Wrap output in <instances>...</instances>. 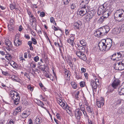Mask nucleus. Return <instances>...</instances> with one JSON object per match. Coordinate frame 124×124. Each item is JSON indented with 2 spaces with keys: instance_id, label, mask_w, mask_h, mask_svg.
I'll return each instance as SVG.
<instances>
[{
  "instance_id": "48",
  "label": "nucleus",
  "mask_w": 124,
  "mask_h": 124,
  "mask_svg": "<svg viewBox=\"0 0 124 124\" xmlns=\"http://www.w3.org/2000/svg\"><path fill=\"white\" fill-rule=\"evenodd\" d=\"M56 116H57V118L61 120V119L60 115V114L58 113H57L56 115Z\"/></svg>"
},
{
  "instance_id": "9",
  "label": "nucleus",
  "mask_w": 124,
  "mask_h": 124,
  "mask_svg": "<svg viewBox=\"0 0 124 124\" xmlns=\"http://www.w3.org/2000/svg\"><path fill=\"white\" fill-rule=\"evenodd\" d=\"M123 102V100L122 99H116L113 104L111 105V106L113 108H116L118 105H119Z\"/></svg>"
},
{
  "instance_id": "53",
  "label": "nucleus",
  "mask_w": 124,
  "mask_h": 124,
  "mask_svg": "<svg viewBox=\"0 0 124 124\" xmlns=\"http://www.w3.org/2000/svg\"><path fill=\"white\" fill-rule=\"evenodd\" d=\"M82 2H84L86 4L89 3V0H82Z\"/></svg>"
},
{
  "instance_id": "4",
  "label": "nucleus",
  "mask_w": 124,
  "mask_h": 124,
  "mask_svg": "<svg viewBox=\"0 0 124 124\" xmlns=\"http://www.w3.org/2000/svg\"><path fill=\"white\" fill-rule=\"evenodd\" d=\"M86 4L82 0L80 4V8L78 10L79 12V14L80 16H83L85 14L86 12V10L85 9Z\"/></svg>"
},
{
  "instance_id": "24",
  "label": "nucleus",
  "mask_w": 124,
  "mask_h": 124,
  "mask_svg": "<svg viewBox=\"0 0 124 124\" xmlns=\"http://www.w3.org/2000/svg\"><path fill=\"white\" fill-rule=\"evenodd\" d=\"M100 31L99 29L96 31L94 33L96 36L97 37H99L100 36H101Z\"/></svg>"
},
{
  "instance_id": "6",
  "label": "nucleus",
  "mask_w": 124,
  "mask_h": 124,
  "mask_svg": "<svg viewBox=\"0 0 124 124\" xmlns=\"http://www.w3.org/2000/svg\"><path fill=\"white\" fill-rule=\"evenodd\" d=\"M103 41H104L106 45V50L108 51L111 48L113 49H114L113 46L112 45V41L111 39H107L103 40Z\"/></svg>"
},
{
  "instance_id": "49",
  "label": "nucleus",
  "mask_w": 124,
  "mask_h": 124,
  "mask_svg": "<svg viewBox=\"0 0 124 124\" xmlns=\"http://www.w3.org/2000/svg\"><path fill=\"white\" fill-rule=\"evenodd\" d=\"M82 25L81 22L80 21H78V29H79L80 27Z\"/></svg>"
},
{
  "instance_id": "41",
  "label": "nucleus",
  "mask_w": 124,
  "mask_h": 124,
  "mask_svg": "<svg viewBox=\"0 0 124 124\" xmlns=\"http://www.w3.org/2000/svg\"><path fill=\"white\" fill-rule=\"evenodd\" d=\"M71 45L73 46L74 43V41H71V40L70 39H69L67 41Z\"/></svg>"
},
{
  "instance_id": "27",
  "label": "nucleus",
  "mask_w": 124,
  "mask_h": 124,
  "mask_svg": "<svg viewBox=\"0 0 124 124\" xmlns=\"http://www.w3.org/2000/svg\"><path fill=\"white\" fill-rule=\"evenodd\" d=\"M71 84L73 88L76 89L77 88V84L75 82H71Z\"/></svg>"
},
{
  "instance_id": "63",
  "label": "nucleus",
  "mask_w": 124,
  "mask_h": 124,
  "mask_svg": "<svg viewBox=\"0 0 124 124\" xmlns=\"http://www.w3.org/2000/svg\"><path fill=\"white\" fill-rule=\"evenodd\" d=\"M27 39H29L30 38V37L27 34H25L24 36Z\"/></svg>"
},
{
  "instance_id": "62",
  "label": "nucleus",
  "mask_w": 124,
  "mask_h": 124,
  "mask_svg": "<svg viewBox=\"0 0 124 124\" xmlns=\"http://www.w3.org/2000/svg\"><path fill=\"white\" fill-rule=\"evenodd\" d=\"M54 120L57 124H59V122L56 119L54 118Z\"/></svg>"
},
{
  "instance_id": "46",
  "label": "nucleus",
  "mask_w": 124,
  "mask_h": 124,
  "mask_svg": "<svg viewBox=\"0 0 124 124\" xmlns=\"http://www.w3.org/2000/svg\"><path fill=\"white\" fill-rule=\"evenodd\" d=\"M31 64L33 65V66H32V68H35L36 67V63L34 62H32L31 65Z\"/></svg>"
},
{
  "instance_id": "31",
  "label": "nucleus",
  "mask_w": 124,
  "mask_h": 124,
  "mask_svg": "<svg viewBox=\"0 0 124 124\" xmlns=\"http://www.w3.org/2000/svg\"><path fill=\"white\" fill-rule=\"evenodd\" d=\"M30 17L31 19H32V23H33L34 22H35L36 21V19L35 18L34 16L32 14H31V16H29Z\"/></svg>"
},
{
  "instance_id": "18",
  "label": "nucleus",
  "mask_w": 124,
  "mask_h": 124,
  "mask_svg": "<svg viewBox=\"0 0 124 124\" xmlns=\"http://www.w3.org/2000/svg\"><path fill=\"white\" fill-rule=\"evenodd\" d=\"M42 118L40 117H37L35 121V124H40L42 122Z\"/></svg>"
},
{
  "instance_id": "61",
  "label": "nucleus",
  "mask_w": 124,
  "mask_h": 124,
  "mask_svg": "<svg viewBox=\"0 0 124 124\" xmlns=\"http://www.w3.org/2000/svg\"><path fill=\"white\" fill-rule=\"evenodd\" d=\"M74 95H75V97L76 98V99L77 100H78L77 98H78V93L77 92L76 93L75 92L74 93Z\"/></svg>"
},
{
  "instance_id": "13",
  "label": "nucleus",
  "mask_w": 124,
  "mask_h": 124,
  "mask_svg": "<svg viewBox=\"0 0 124 124\" xmlns=\"http://www.w3.org/2000/svg\"><path fill=\"white\" fill-rule=\"evenodd\" d=\"M19 37L17 35H16L14 41V45L16 46H18L21 44L22 41L20 40H19Z\"/></svg>"
},
{
  "instance_id": "12",
  "label": "nucleus",
  "mask_w": 124,
  "mask_h": 124,
  "mask_svg": "<svg viewBox=\"0 0 124 124\" xmlns=\"http://www.w3.org/2000/svg\"><path fill=\"white\" fill-rule=\"evenodd\" d=\"M115 68L116 70H122L124 69V67L121 62H117L116 63Z\"/></svg>"
},
{
  "instance_id": "3",
  "label": "nucleus",
  "mask_w": 124,
  "mask_h": 124,
  "mask_svg": "<svg viewBox=\"0 0 124 124\" xmlns=\"http://www.w3.org/2000/svg\"><path fill=\"white\" fill-rule=\"evenodd\" d=\"M115 19L116 21L120 22L123 20L124 17V11L123 10H117L114 14Z\"/></svg>"
},
{
  "instance_id": "57",
  "label": "nucleus",
  "mask_w": 124,
  "mask_h": 124,
  "mask_svg": "<svg viewBox=\"0 0 124 124\" xmlns=\"http://www.w3.org/2000/svg\"><path fill=\"white\" fill-rule=\"evenodd\" d=\"M88 74L87 73H85L84 74V75L85 78L86 79H87L88 78Z\"/></svg>"
},
{
  "instance_id": "14",
  "label": "nucleus",
  "mask_w": 124,
  "mask_h": 124,
  "mask_svg": "<svg viewBox=\"0 0 124 124\" xmlns=\"http://www.w3.org/2000/svg\"><path fill=\"white\" fill-rule=\"evenodd\" d=\"M78 57L80 59L84 61L86 60L87 59L85 55L80 51H78Z\"/></svg>"
},
{
  "instance_id": "47",
  "label": "nucleus",
  "mask_w": 124,
  "mask_h": 124,
  "mask_svg": "<svg viewBox=\"0 0 124 124\" xmlns=\"http://www.w3.org/2000/svg\"><path fill=\"white\" fill-rule=\"evenodd\" d=\"M120 30L121 31H124V24H123L121 25L120 28Z\"/></svg>"
},
{
  "instance_id": "28",
  "label": "nucleus",
  "mask_w": 124,
  "mask_h": 124,
  "mask_svg": "<svg viewBox=\"0 0 124 124\" xmlns=\"http://www.w3.org/2000/svg\"><path fill=\"white\" fill-rule=\"evenodd\" d=\"M124 110V108H120L118 110L117 113L119 115L123 113Z\"/></svg>"
},
{
  "instance_id": "2",
  "label": "nucleus",
  "mask_w": 124,
  "mask_h": 124,
  "mask_svg": "<svg viewBox=\"0 0 124 124\" xmlns=\"http://www.w3.org/2000/svg\"><path fill=\"white\" fill-rule=\"evenodd\" d=\"M10 96L13 101L14 104H18L20 103L19 94L17 92L14 91H11L10 92Z\"/></svg>"
},
{
  "instance_id": "55",
  "label": "nucleus",
  "mask_w": 124,
  "mask_h": 124,
  "mask_svg": "<svg viewBox=\"0 0 124 124\" xmlns=\"http://www.w3.org/2000/svg\"><path fill=\"white\" fill-rule=\"evenodd\" d=\"M81 71L82 73L85 72L86 71V69L83 68H82L81 69Z\"/></svg>"
},
{
  "instance_id": "29",
  "label": "nucleus",
  "mask_w": 124,
  "mask_h": 124,
  "mask_svg": "<svg viewBox=\"0 0 124 124\" xmlns=\"http://www.w3.org/2000/svg\"><path fill=\"white\" fill-rule=\"evenodd\" d=\"M81 44L83 46H85L86 44L85 41L84 39H82L80 41Z\"/></svg>"
},
{
  "instance_id": "36",
  "label": "nucleus",
  "mask_w": 124,
  "mask_h": 124,
  "mask_svg": "<svg viewBox=\"0 0 124 124\" xmlns=\"http://www.w3.org/2000/svg\"><path fill=\"white\" fill-rule=\"evenodd\" d=\"M101 103V105L103 106L104 104V99L102 97H101L100 99V101H99Z\"/></svg>"
},
{
  "instance_id": "22",
  "label": "nucleus",
  "mask_w": 124,
  "mask_h": 124,
  "mask_svg": "<svg viewBox=\"0 0 124 124\" xmlns=\"http://www.w3.org/2000/svg\"><path fill=\"white\" fill-rule=\"evenodd\" d=\"M82 102L81 101L79 103V108H78V109H80V110H81V111L84 113V111L85 108L83 106H82Z\"/></svg>"
},
{
  "instance_id": "21",
  "label": "nucleus",
  "mask_w": 124,
  "mask_h": 124,
  "mask_svg": "<svg viewBox=\"0 0 124 124\" xmlns=\"http://www.w3.org/2000/svg\"><path fill=\"white\" fill-rule=\"evenodd\" d=\"M99 29L101 36H103L106 34L105 31V27H104L102 28H100Z\"/></svg>"
},
{
  "instance_id": "35",
  "label": "nucleus",
  "mask_w": 124,
  "mask_h": 124,
  "mask_svg": "<svg viewBox=\"0 0 124 124\" xmlns=\"http://www.w3.org/2000/svg\"><path fill=\"white\" fill-rule=\"evenodd\" d=\"M79 85L81 87H84L85 85V83L84 81H81L79 83Z\"/></svg>"
},
{
  "instance_id": "43",
  "label": "nucleus",
  "mask_w": 124,
  "mask_h": 124,
  "mask_svg": "<svg viewBox=\"0 0 124 124\" xmlns=\"http://www.w3.org/2000/svg\"><path fill=\"white\" fill-rule=\"evenodd\" d=\"M2 73L5 76H8L9 75V73L7 71H2Z\"/></svg>"
},
{
  "instance_id": "45",
  "label": "nucleus",
  "mask_w": 124,
  "mask_h": 124,
  "mask_svg": "<svg viewBox=\"0 0 124 124\" xmlns=\"http://www.w3.org/2000/svg\"><path fill=\"white\" fill-rule=\"evenodd\" d=\"M38 105L40 106H42L43 107V105H44V104L41 101H38Z\"/></svg>"
},
{
  "instance_id": "23",
  "label": "nucleus",
  "mask_w": 124,
  "mask_h": 124,
  "mask_svg": "<svg viewBox=\"0 0 124 124\" xmlns=\"http://www.w3.org/2000/svg\"><path fill=\"white\" fill-rule=\"evenodd\" d=\"M16 4L14 3L11 4L10 5V8L11 10H13L14 9H15L16 10H17L18 9L16 8Z\"/></svg>"
},
{
  "instance_id": "19",
  "label": "nucleus",
  "mask_w": 124,
  "mask_h": 124,
  "mask_svg": "<svg viewBox=\"0 0 124 124\" xmlns=\"http://www.w3.org/2000/svg\"><path fill=\"white\" fill-rule=\"evenodd\" d=\"M5 43L6 46L8 47L11 48L12 46V45L11 43V42L8 39L6 40Z\"/></svg>"
},
{
  "instance_id": "15",
  "label": "nucleus",
  "mask_w": 124,
  "mask_h": 124,
  "mask_svg": "<svg viewBox=\"0 0 124 124\" xmlns=\"http://www.w3.org/2000/svg\"><path fill=\"white\" fill-rule=\"evenodd\" d=\"M65 77L67 80H69L70 79V72L69 70H65Z\"/></svg>"
},
{
  "instance_id": "7",
  "label": "nucleus",
  "mask_w": 124,
  "mask_h": 124,
  "mask_svg": "<svg viewBox=\"0 0 124 124\" xmlns=\"http://www.w3.org/2000/svg\"><path fill=\"white\" fill-rule=\"evenodd\" d=\"M57 101L58 103L64 109L66 110L68 109L69 110V107L66 102H63L62 100L60 99H58Z\"/></svg>"
},
{
  "instance_id": "34",
  "label": "nucleus",
  "mask_w": 124,
  "mask_h": 124,
  "mask_svg": "<svg viewBox=\"0 0 124 124\" xmlns=\"http://www.w3.org/2000/svg\"><path fill=\"white\" fill-rule=\"evenodd\" d=\"M27 88L31 92L33 91V87L30 85L28 86Z\"/></svg>"
},
{
  "instance_id": "5",
  "label": "nucleus",
  "mask_w": 124,
  "mask_h": 124,
  "mask_svg": "<svg viewBox=\"0 0 124 124\" xmlns=\"http://www.w3.org/2000/svg\"><path fill=\"white\" fill-rule=\"evenodd\" d=\"M120 81L118 79H115L111 84V86H109L108 87V89L110 90V92L113 91L115 89H116L120 85Z\"/></svg>"
},
{
  "instance_id": "51",
  "label": "nucleus",
  "mask_w": 124,
  "mask_h": 124,
  "mask_svg": "<svg viewBox=\"0 0 124 124\" xmlns=\"http://www.w3.org/2000/svg\"><path fill=\"white\" fill-rule=\"evenodd\" d=\"M97 105L98 107L100 108L101 107V103L99 101H98L97 102Z\"/></svg>"
},
{
  "instance_id": "38",
  "label": "nucleus",
  "mask_w": 124,
  "mask_h": 124,
  "mask_svg": "<svg viewBox=\"0 0 124 124\" xmlns=\"http://www.w3.org/2000/svg\"><path fill=\"white\" fill-rule=\"evenodd\" d=\"M8 56H5V58L8 61H9L11 60L12 57L11 55L9 54H8Z\"/></svg>"
},
{
  "instance_id": "10",
  "label": "nucleus",
  "mask_w": 124,
  "mask_h": 124,
  "mask_svg": "<svg viewBox=\"0 0 124 124\" xmlns=\"http://www.w3.org/2000/svg\"><path fill=\"white\" fill-rule=\"evenodd\" d=\"M98 46L100 50L101 51L106 50V45L104 41L103 40L100 41L98 44Z\"/></svg>"
},
{
  "instance_id": "30",
  "label": "nucleus",
  "mask_w": 124,
  "mask_h": 124,
  "mask_svg": "<svg viewBox=\"0 0 124 124\" xmlns=\"http://www.w3.org/2000/svg\"><path fill=\"white\" fill-rule=\"evenodd\" d=\"M11 77L13 80L17 82H18V81L17 80V77H16V76L14 75H11Z\"/></svg>"
},
{
  "instance_id": "42",
  "label": "nucleus",
  "mask_w": 124,
  "mask_h": 124,
  "mask_svg": "<svg viewBox=\"0 0 124 124\" xmlns=\"http://www.w3.org/2000/svg\"><path fill=\"white\" fill-rule=\"evenodd\" d=\"M70 0H63V1L64 4L67 5L70 1Z\"/></svg>"
},
{
  "instance_id": "54",
  "label": "nucleus",
  "mask_w": 124,
  "mask_h": 124,
  "mask_svg": "<svg viewBox=\"0 0 124 124\" xmlns=\"http://www.w3.org/2000/svg\"><path fill=\"white\" fill-rule=\"evenodd\" d=\"M50 21L51 23H53L55 22V20L54 17H52L50 18Z\"/></svg>"
},
{
  "instance_id": "58",
  "label": "nucleus",
  "mask_w": 124,
  "mask_h": 124,
  "mask_svg": "<svg viewBox=\"0 0 124 124\" xmlns=\"http://www.w3.org/2000/svg\"><path fill=\"white\" fill-rule=\"evenodd\" d=\"M105 32L106 33H108L109 30V28L108 27V28L106 27H105Z\"/></svg>"
},
{
  "instance_id": "20",
  "label": "nucleus",
  "mask_w": 124,
  "mask_h": 124,
  "mask_svg": "<svg viewBox=\"0 0 124 124\" xmlns=\"http://www.w3.org/2000/svg\"><path fill=\"white\" fill-rule=\"evenodd\" d=\"M117 54L118 55L117 57H116V58H111V59L112 60H113V61H114L116 60V61L118 60H119L120 59L121 57L123 56V55H122L121 53H117Z\"/></svg>"
},
{
  "instance_id": "40",
  "label": "nucleus",
  "mask_w": 124,
  "mask_h": 124,
  "mask_svg": "<svg viewBox=\"0 0 124 124\" xmlns=\"http://www.w3.org/2000/svg\"><path fill=\"white\" fill-rule=\"evenodd\" d=\"M22 103L23 104L26 106L28 104V103L27 101L26 100H23Z\"/></svg>"
},
{
  "instance_id": "64",
  "label": "nucleus",
  "mask_w": 124,
  "mask_h": 124,
  "mask_svg": "<svg viewBox=\"0 0 124 124\" xmlns=\"http://www.w3.org/2000/svg\"><path fill=\"white\" fill-rule=\"evenodd\" d=\"M82 75L80 73L79 74V75H78V79H82Z\"/></svg>"
},
{
  "instance_id": "8",
  "label": "nucleus",
  "mask_w": 124,
  "mask_h": 124,
  "mask_svg": "<svg viewBox=\"0 0 124 124\" xmlns=\"http://www.w3.org/2000/svg\"><path fill=\"white\" fill-rule=\"evenodd\" d=\"M85 15V19L87 21H89L90 19H92L94 15V13L93 12V13L91 12H88L87 14H85L84 15Z\"/></svg>"
},
{
  "instance_id": "44",
  "label": "nucleus",
  "mask_w": 124,
  "mask_h": 124,
  "mask_svg": "<svg viewBox=\"0 0 124 124\" xmlns=\"http://www.w3.org/2000/svg\"><path fill=\"white\" fill-rule=\"evenodd\" d=\"M39 60V58L38 56L35 57L34 58V60L36 62H37Z\"/></svg>"
},
{
  "instance_id": "17",
  "label": "nucleus",
  "mask_w": 124,
  "mask_h": 124,
  "mask_svg": "<svg viewBox=\"0 0 124 124\" xmlns=\"http://www.w3.org/2000/svg\"><path fill=\"white\" fill-rule=\"evenodd\" d=\"M119 94L120 95L124 94V86H122L119 87L118 89Z\"/></svg>"
},
{
  "instance_id": "26",
  "label": "nucleus",
  "mask_w": 124,
  "mask_h": 124,
  "mask_svg": "<svg viewBox=\"0 0 124 124\" xmlns=\"http://www.w3.org/2000/svg\"><path fill=\"white\" fill-rule=\"evenodd\" d=\"M104 18H105L102 16H101L97 21V23L100 24L102 23L103 21Z\"/></svg>"
},
{
  "instance_id": "16",
  "label": "nucleus",
  "mask_w": 124,
  "mask_h": 124,
  "mask_svg": "<svg viewBox=\"0 0 124 124\" xmlns=\"http://www.w3.org/2000/svg\"><path fill=\"white\" fill-rule=\"evenodd\" d=\"M22 109V107L21 106L17 107L13 112L14 115L16 116L21 111Z\"/></svg>"
},
{
  "instance_id": "1",
  "label": "nucleus",
  "mask_w": 124,
  "mask_h": 124,
  "mask_svg": "<svg viewBox=\"0 0 124 124\" xmlns=\"http://www.w3.org/2000/svg\"><path fill=\"white\" fill-rule=\"evenodd\" d=\"M111 13V10L108 8L107 4L104 3L100 6L98 8L97 14L99 15L102 14V16L105 18H108Z\"/></svg>"
},
{
  "instance_id": "60",
  "label": "nucleus",
  "mask_w": 124,
  "mask_h": 124,
  "mask_svg": "<svg viewBox=\"0 0 124 124\" xmlns=\"http://www.w3.org/2000/svg\"><path fill=\"white\" fill-rule=\"evenodd\" d=\"M29 124H33V123L32 122V120L31 118L29 119L28 121Z\"/></svg>"
},
{
  "instance_id": "32",
  "label": "nucleus",
  "mask_w": 124,
  "mask_h": 124,
  "mask_svg": "<svg viewBox=\"0 0 124 124\" xmlns=\"http://www.w3.org/2000/svg\"><path fill=\"white\" fill-rule=\"evenodd\" d=\"M29 115L27 114L26 113H24L22 114V117L23 118H24L27 117Z\"/></svg>"
},
{
  "instance_id": "59",
  "label": "nucleus",
  "mask_w": 124,
  "mask_h": 124,
  "mask_svg": "<svg viewBox=\"0 0 124 124\" xmlns=\"http://www.w3.org/2000/svg\"><path fill=\"white\" fill-rule=\"evenodd\" d=\"M52 28L55 31H56L58 30V29L54 26H52Z\"/></svg>"
},
{
  "instance_id": "52",
  "label": "nucleus",
  "mask_w": 124,
  "mask_h": 124,
  "mask_svg": "<svg viewBox=\"0 0 124 124\" xmlns=\"http://www.w3.org/2000/svg\"><path fill=\"white\" fill-rule=\"evenodd\" d=\"M45 13L44 12H42L40 13V16L42 17H44L45 16Z\"/></svg>"
},
{
  "instance_id": "56",
  "label": "nucleus",
  "mask_w": 124,
  "mask_h": 124,
  "mask_svg": "<svg viewBox=\"0 0 124 124\" xmlns=\"http://www.w3.org/2000/svg\"><path fill=\"white\" fill-rule=\"evenodd\" d=\"M14 122L12 119H11L9 123V124H14Z\"/></svg>"
},
{
  "instance_id": "37",
  "label": "nucleus",
  "mask_w": 124,
  "mask_h": 124,
  "mask_svg": "<svg viewBox=\"0 0 124 124\" xmlns=\"http://www.w3.org/2000/svg\"><path fill=\"white\" fill-rule=\"evenodd\" d=\"M77 25L78 23L76 22L74 23L73 25V28L76 30H77L78 29Z\"/></svg>"
},
{
  "instance_id": "11",
  "label": "nucleus",
  "mask_w": 124,
  "mask_h": 124,
  "mask_svg": "<svg viewBox=\"0 0 124 124\" xmlns=\"http://www.w3.org/2000/svg\"><path fill=\"white\" fill-rule=\"evenodd\" d=\"M97 83H96L94 80H92L91 82V85L92 86L93 89V94H95L96 92L97 88Z\"/></svg>"
},
{
  "instance_id": "33",
  "label": "nucleus",
  "mask_w": 124,
  "mask_h": 124,
  "mask_svg": "<svg viewBox=\"0 0 124 124\" xmlns=\"http://www.w3.org/2000/svg\"><path fill=\"white\" fill-rule=\"evenodd\" d=\"M41 65H40L38 67L40 68V70L42 71H44L45 69V65H44L42 66L41 67Z\"/></svg>"
},
{
  "instance_id": "25",
  "label": "nucleus",
  "mask_w": 124,
  "mask_h": 124,
  "mask_svg": "<svg viewBox=\"0 0 124 124\" xmlns=\"http://www.w3.org/2000/svg\"><path fill=\"white\" fill-rule=\"evenodd\" d=\"M86 109L87 111L90 113H92L93 111V109L89 106L87 107Z\"/></svg>"
},
{
  "instance_id": "50",
  "label": "nucleus",
  "mask_w": 124,
  "mask_h": 124,
  "mask_svg": "<svg viewBox=\"0 0 124 124\" xmlns=\"http://www.w3.org/2000/svg\"><path fill=\"white\" fill-rule=\"evenodd\" d=\"M78 115H79V116H80L82 114V112H83L81 111V112L80 111H81V110L80 109H78Z\"/></svg>"
},
{
  "instance_id": "39",
  "label": "nucleus",
  "mask_w": 124,
  "mask_h": 124,
  "mask_svg": "<svg viewBox=\"0 0 124 124\" xmlns=\"http://www.w3.org/2000/svg\"><path fill=\"white\" fill-rule=\"evenodd\" d=\"M31 39L33 44L34 45H36L37 44V42L36 39L34 38H32Z\"/></svg>"
}]
</instances>
